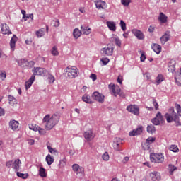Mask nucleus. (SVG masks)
Instances as JSON below:
<instances>
[{
    "label": "nucleus",
    "instance_id": "f257e3e1",
    "mask_svg": "<svg viewBox=\"0 0 181 181\" xmlns=\"http://www.w3.org/2000/svg\"><path fill=\"white\" fill-rule=\"evenodd\" d=\"M57 122H59V119L56 115L52 117H50V115H47L42 119V124L45 125V128L47 131H50V129L54 128Z\"/></svg>",
    "mask_w": 181,
    "mask_h": 181
},
{
    "label": "nucleus",
    "instance_id": "f03ea898",
    "mask_svg": "<svg viewBox=\"0 0 181 181\" xmlns=\"http://www.w3.org/2000/svg\"><path fill=\"white\" fill-rule=\"evenodd\" d=\"M165 118L166 119L167 122L170 123L172 121H174L176 127H181L180 119H179L177 114L175 113L173 107H171L168 110V112L165 115Z\"/></svg>",
    "mask_w": 181,
    "mask_h": 181
},
{
    "label": "nucleus",
    "instance_id": "7ed1b4c3",
    "mask_svg": "<svg viewBox=\"0 0 181 181\" xmlns=\"http://www.w3.org/2000/svg\"><path fill=\"white\" fill-rule=\"evenodd\" d=\"M66 78H76L78 76V69L76 66H69L64 69Z\"/></svg>",
    "mask_w": 181,
    "mask_h": 181
},
{
    "label": "nucleus",
    "instance_id": "20e7f679",
    "mask_svg": "<svg viewBox=\"0 0 181 181\" xmlns=\"http://www.w3.org/2000/svg\"><path fill=\"white\" fill-rule=\"evenodd\" d=\"M150 160L152 163H163V160H165V156H163V153H151L150 154Z\"/></svg>",
    "mask_w": 181,
    "mask_h": 181
},
{
    "label": "nucleus",
    "instance_id": "39448f33",
    "mask_svg": "<svg viewBox=\"0 0 181 181\" xmlns=\"http://www.w3.org/2000/svg\"><path fill=\"white\" fill-rule=\"evenodd\" d=\"M100 52L104 56H112V53H114V46L111 44H108L105 47L102 48Z\"/></svg>",
    "mask_w": 181,
    "mask_h": 181
},
{
    "label": "nucleus",
    "instance_id": "423d86ee",
    "mask_svg": "<svg viewBox=\"0 0 181 181\" xmlns=\"http://www.w3.org/2000/svg\"><path fill=\"white\" fill-rule=\"evenodd\" d=\"M83 137L88 142H90L95 138V133H94L92 128H89L83 132Z\"/></svg>",
    "mask_w": 181,
    "mask_h": 181
},
{
    "label": "nucleus",
    "instance_id": "0eeeda50",
    "mask_svg": "<svg viewBox=\"0 0 181 181\" xmlns=\"http://www.w3.org/2000/svg\"><path fill=\"white\" fill-rule=\"evenodd\" d=\"M109 89L110 91L112 93V95L115 97H117V95H119L121 93V88L118 85L110 83L109 85Z\"/></svg>",
    "mask_w": 181,
    "mask_h": 181
},
{
    "label": "nucleus",
    "instance_id": "6e6552de",
    "mask_svg": "<svg viewBox=\"0 0 181 181\" xmlns=\"http://www.w3.org/2000/svg\"><path fill=\"white\" fill-rule=\"evenodd\" d=\"M33 74L32 76H34V78L36 77V76H45L46 73H47V71L45 68L41 67H34L32 70Z\"/></svg>",
    "mask_w": 181,
    "mask_h": 181
},
{
    "label": "nucleus",
    "instance_id": "1a4fd4ad",
    "mask_svg": "<svg viewBox=\"0 0 181 181\" xmlns=\"http://www.w3.org/2000/svg\"><path fill=\"white\" fill-rule=\"evenodd\" d=\"M127 110L134 115H139V106L136 105H130L127 107Z\"/></svg>",
    "mask_w": 181,
    "mask_h": 181
},
{
    "label": "nucleus",
    "instance_id": "9d476101",
    "mask_svg": "<svg viewBox=\"0 0 181 181\" xmlns=\"http://www.w3.org/2000/svg\"><path fill=\"white\" fill-rule=\"evenodd\" d=\"M96 8L98 10H105L108 8V4L103 0H96L94 1Z\"/></svg>",
    "mask_w": 181,
    "mask_h": 181
},
{
    "label": "nucleus",
    "instance_id": "9b49d317",
    "mask_svg": "<svg viewBox=\"0 0 181 181\" xmlns=\"http://www.w3.org/2000/svg\"><path fill=\"white\" fill-rule=\"evenodd\" d=\"M150 179L152 181H160L162 179V176L160 175V173L158 171H153L149 174Z\"/></svg>",
    "mask_w": 181,
    "mask_h": 181
},
{
    "label": "nucleus",
    "instance_id": "f8f14e48",
    "mask_svg": "<svg viewBox=\"0 0 181 181\" xmlns=\"http://www.w3.org/2000/svg\"><path fill=\"white\" fill-rule=\"evenodd\" d=\"M92 98L93 100H95V101H98V103H104L105 96L99 92H94L92 94Z\"/></svg>",
    "mask_w": 181,
    "mask_h": 181
},
{
    "label": "nucleus",
    "instance_id": "ddd939ff",
    "mask_svg": "<svg viewBox=\"0 0 181 181\" xmlns=\"http://www.w3.org/2000/svg\"><path fill=\"white\" fill-rule=\"evenodd\" d=\"M162 121H163V116L160 112H158L156 117L152 119V122L153 125H159Z\"/></svg>",
    "mask_w": 181,
    "mask_h": 181
},
{
    "label": "nucleus",
    "instance_id": "4468645a",
    "mask_svg": "<svg viewBox=\"0 0 181 181\" xmlns=\"http://www.w3.org/2000/svg\"><path fill=\"white\" fill-rule=\"evenodd\" d=\"M144 132V127L142 126L139 127L137 129H134V130L129 132V136H136L138 135H141Z\"/></svg>",
    "mask_w": 181,
    "mask_h": 181
},
{
    "label": "nucleus",
    "instance_id": "2eb2a0df",
    "mask_svg": "<svg viewBox=\"0 0 181 181\" xmlns=\"http://www.w3.org/2000/svg\"><path fill=\"white\" fill-rule=\"evenodd\" d=\"M122 145V139L119 137H116L113 142V148L115 151H119V147Z\"/></svg>",
    "mask_w": 181,
    "mask_h": 181
},
{
    "label": "nucleus",
    "instance_id": "dca6fc26",
    "mask_svg": "<svg viewBox=\"0 0 181 181\" xmlns=\"http://www.w3.org/2000/svg\"><path fill=\"white\" fill-rule=\"evenodd\" d=\"M176 61L171 59L168 64V71L169 73H175V70H176Z\"/></svg>",
    "mask_w": 181,
    "mask_h": 181
},
{
    "label": "nucleus",
    "instance_id": "f3484780",
    "mask_svg": "<svg viewBox=\"0 0 181 181\" xmlns=\"http://www.w3.org/2000/svg\"><path fill=\"white\" fill-rule=\"evenodd\" d=\"M133 35L137 37V39H139L140 40H142L145 38V35H144V33L142 31L137 30V29H133L132 30Z\"/></svg>",
    "mask_w": 181,
    "mask_h": 181
},
{
    "label": "nucleus",
    "instance_id": "a211bd4d",
    "mask_svg": "<svg viewBox=\"0 0 181 181\" xmlns=\"http://www.w3.org/2000/svg\"><path fill=\"white\" fill-rule=\"evenodd\" d=\"M1 33L3 35H12V31L9 29V25H7L6 24H1Z\"/></svg>",
    "mask_w": 181,
    "mask_h": 181
},
{
    "label": "nucleus",
    "instance_id": "6ab92c4d",
    "mask_svg": "<svg viewBox=\"0 0 181 181\" xmlns=\"http://www.w3.org/2000/svg\"><path fill=\"white\" fill-rule=\"evenodd\" d=\"M158 21L160 23H161V25L168 23V16L163 12L160 13L158 16Z\"/></svg>",
    "mask_w": 181,
    "mask_h": 181
},
{
    "label": "nucleus",
    "instance_id": "aec40b11",
    "mask_svg": "<svg viewBox=\"0 0 181 181\" xmlns=\"http://www.w3.org/2000/svg\"><path fill=\"white\" fill-rule=\"evenodd\" d=\"M16 42H18V37L16 36V35H13L10 40V47L13 52L15 50Z\"/></svg>",
    "mask_w": 181,
    "mask_h": 181
},
{
    "label": "nucleus",
    "instance_id": "412c9836",
    "mask_svg": "<svg viewBox=\"0 0 181 181\" xmlns=\"http://www.w3.org/2000/svg\"><path fill=\"white\" fill-rule=\"evenodd\" d=\"M72 169L74 172H76V175H78V173H83V172H84V168L80 166L78 164H74L72 165Z\"/></svg>",
    "mask_w": 181,
    "mask_h": 181
},
{
    "label": "nucleus",
    "instance_id": "4be33fe9",
    "mask_svg": "<svg viewBox=\"0 0 181 181\" xmlns=\"http://www.w3.org/2000/svg\"><path fill=\"white\" fill-rule=\"evenodd\" d=\"M9 127L13 131H16L19 128V122L16 120H11L9 122Z\"/></svg>",
    "mask_w": 181,
    "mask_h": 181
},
{
    "label": "nucleus",
    "instance_id": "5701e85b",
    "mask_svg": "<svg viewBox=\"0 0 181 181\" xmlns=\"http://www.w3.org/2000/svg\"><path fill=\"white\" fill-rule=\"evenodd\" d=\"M21 165H22V161H21L20 159H16L13 162L12 168L14 169V170H16V172H19V168H21Z\"/></svg>",
    "mask_w": 181,
    "mask_h": 181
},
{
    "label": "nucleus",
    "instance_id": "b1692460",
    "mask_svg": "<svg viewBox=\"0 0 181 181\" xmlns=\"http://www.w3.org/2000/svg\"><path fill=\"white\" fill-rule=\"evenodd\" d=\"M169 39H170V34L169 32H166L160 38V40L161 42V45H165L166 42H169Z\"/></svg>",
    "mask_w": 181,
    "mask_h": 181
},
{
    "label": "nucleus",
    "instance_id": "393cba45",
    "mask_svg": "<svg viewBox=\"0 0 181 181\" xmlns=\"http://www.w3.org/2000/svg\"><path fill=\"white\" fill-rule=\"evenodd\" d=\"M106 25L111 32H115L117 30V25L114 21H107Z\"/></svg>",
    "mask_w": 181,
    "mask_h": 181
},
{
    "label": "nucleus",
    "instance_id": "a878e982",
    "mask_svg": "<svg viewBox=\"0 0 181 181\" xmlns=\"http://www.w3.org/2000/svg\"><path fill=\"white\" fill-rule=\"evenodd\" d=\"M151 47H152L153 52H155V53H156V54H159V53H160L162 52V47L160 45H159L158 44H153L151 45Z\"/></svg>",
    "mask_w": 181,
    "mask_h": 181
},
{
    "label": "nucleus",
    "instance_id": "bb28decb",
    "mask_svg": "<svg viewBox=\"0 0 181 181\" xmlns=\"http://www.w3.org/2000/svg\"><path fill=\"white\" fill-rule=\"evenodd\" d=\"M35 81V76H31L30 79L25 82V89L28 90V88H30L32 87V84H33V82Z\"/></svg>",
    "mask_w": 181,
    "mask_h": 181
},
{
    "label": "nucleus",
    "instance_id": "cd10ccee",
    "mask_svg": "<svg viewBox=\"0 0 181 181\" xmlns=\"http://www.w3.org/2000/svg\"><path fill=\"white\" fill-rule=\"evenodd\" d=\"M81 32L83 35H90L91 33V28L88 26H81Z\"/></svg>",
    "mask_w": 181,
    "mask_h": 181
},
{
    "label": "nucleus",
    "instance_id": "c85d7f7f",
    "mask_svg": "<svg viewBox=\"0 0 181 181\" xmlns=\"http://www.w3.org/2000/svg\"><path fill=\"white\" fill-rule=\"evenodd\" d=\"M8 101L10 105H12V106L18 104V100L13 95L8 96Z\"/></svg>",
    "mask_w": 181,
    "mask_h": 181
},
{
    "label": "nucleus",
    "instance_id": "c756f323",
    "mask_svg": "<svg viewBox=\"0 0 181 181\" xmlns=\"http://www.w3.org/2000/svg\"><path fill=\"white\" fill-rule=\"evenodd\" d=\"M82 100L83 101H84V103H86L87 104H93V100H91L90 95L88 94L83 95L82 97Z\"/></svg>",
    "mask_w": 181,
    "mask_h": 181
},
{
    "label": "nucleus",
    "instance_id": "7c9ffc66",
    "mask_svg": "<svg viewBox=\"0 0 181 181\" xmlns=\"http://www.w3.org/2000/svg\"><path fill=\"white\" fill-rule=\"evenodd\" d=\"M38 173L40 177H47V174L46 173V169H45L43 167H40Z\"/></svg>",
    "mask_w": 181,
    "mask_h": 181
},
{
    "label": "nucleus",
    "instance_id": "2f4dec72",
    "mask_svg": "<svg viewBox=\"0 0 181 181\" xmlns=\"http://www.w3.org/2000/svg\"><path fill=\"white\" fill-rule=\"evenodd\" d=\"M18 66H20V67H27L28 66V60L23 59H19L18 61Z\"/></svg>",
    "mask_w": 181,
    "mask_h": 181
},
{
    "label": "nucleus",
    "instance_id": "473e14b6",
    "mask_svg": "<svg viewBox=\"0 0 181 181\" xmlns=\"http://www.w3.org/2000/svg\"><path fill=\"white\" fill-rule=\"evenodd\" d=\"M81 33L82 32L78 28L74 29L73 33L74 37H75V39H78V37L81 36Z\"/></svg>",
    "mask_w": 181,
    "mask_h": 181
},
{
    "label": "nucleus",
    "instance_id": "72a5a7b5",
    "mask_svg": "<svg viewBox=\"0 0 181 181\" xmlns=\"http://www.w3.org/2000/svg\"><path fill=\"white\" fill-rule=\"evenodd\" d=\"M46 162H47L48 166H50V165H52V163H53V162H54V158H53L52 157V156H50V154H48L46 156Z\"/></svg>",
    "mask_w": 181,
    "mask_h": 181
},
{
    "label": "nucleus",
    "instance_id": "f704fd0d",
    "mask_svg": "<svg viewBox=\"0 0 181 181\" xmlns=\"http://www.w3.org/2000/svg\"><path fill=\"white\" fill-rule=\"evenodd\" d=\"M156 131L155 126L153 124H151L147 126V132L148 134H153Z\"/></svg>",
    "mask_w": 181,
    "mask_h": 181
},
{
    "label": "nucleus",
    "instance_id": "c9c22d12",
    "mask_svg": "<svg viewBox=\"0 0 181 181\" xmlns=\"http://www.w3.org/2000/svg\"><path fill=\"white\" fill-rule=\"evenodd\" d=\"M16 175L18 177H21V179H28V177H29V174L28 173H20V172H17L16 173Z\"/></svg>",
    "mask_w": 181,
    "mask_h": 181
},
{
    "label": "nucleus",
    "instance_id": "e433bc0d",
    "mask_svg": "<svg viewBox=\"0 0 181 181\" xmlns=\"http://www.w3.org/2000/svg\"><path fill=\"white\" fill-rule=\"evenodd\" d=\"M47 149H48V151H49V152H50V153H57V150H56V149H54V148H52L51 146H50V143H47Z\"/></svg>",
    "mask_w": 181,
    "mask_h": 181
},
{
    "label": "nucleus",
    "instance_id": "4c0bfd02",
    "mask_svg": "<svg viewBox=\"0 0 181 181\" xmlns=\"http://www.w3.org/2000/svg\"><path fill=\"white\" fill-rule=\"evenodd\" d=\"M169 150L172 151V152H175V153L179 152V148L175 144H172L171 146H170Z\"/></svg>",
    "mask_w": 181,
    "mask_h": 181
},
{
    "label": "nucleus",
    "instance_id": "58836bf2",
    "mask_svg": "<svg viewBox=\"0 0 181 181\" xmlns=\"http://www.w3.org/2000/svg\"><path fill=\"white\" fill-rule=\"evenodd\" d=\"M102 159H103V160H104L105 162H108V160H110V154H108V152H105V153L102 155Z\"/></svg>",
    "mask_w": 181,
    "mask_h": 181
},
{
    "label": "nucleus",
    "instance_id": "ea45409f",
    "mask_svg": "<svg viewBox=\"0 0 181 181\" xmlns=\"http://www.w3.org/2000/svg\"><path fill=\"white\" fill-rule=\"evenodd\" d=\"M177 168L172 164L168 165V170L170 172V175H173L174 170H176Z\"/></svg>",
    "mask_w": 181,
    "mask_h": 181
},
{
    "label": "nucleus",
    "instance_id": "a19ab883",
    "mask_svg": "<svg viewBox=\"0 0 181 181\" xmlns=\"http://www.w3.org/2000/svg\"><path fill=\"white\" fill-rule=\"evenodd\" d=\"M28 128L32 131L37 132V129H39V126H37L35 124H28Z\"/></svg>",
    "mask_w": 181,
    "mask_h": 181
},
{
    "label": "nucleus",
    "instance_id": "79ce46f5",
    "mask_svg": "<svg viewBox=\"0 0 181 181\" xmlns=\"http://www.w3.org/2000/svg\"><path fill=\"white\" fill-rule=\"evenodd\" d=\"M142 149H144V151H149V149H151V144L146 141L145 143L142 144Z\"/></svg>",
    "mask_w": 181,
    "mask_h": 181
},
{
    "label": "nucleus",
    "instance_id": "37998d69",
    "mask_svg": "<svg viewBox=\"0 0 181 181\" xmlns=\"http://www.w3.org/2000/svg\"><path fill=\"white\" fill-rule=\"evenodd\" d=\"M175 83L178 85V86H181V75L180 74H177L175 77Z\"/></svg>",
    "mask_w": 181,
    "mask_h": 181
},
{
    "label": "nucleus",
    "instance_id": "c03bdc74",
    "mask_svg": "<svg viewBox=\"0 0 181 181\" xmlns=\"http://www.w3.org/2000/svg\"><path fill=\"white\" fill-rule=\"evenodd\" d=\"M163 81V75L162 74H158V76L156 77V82L157 84H160Z\"/></svg>",
    "mask_w": 181,
    "mask_h": 181
},
{
    "label": "nucleus",
    "instance_id": "a18cd8bd",
    "mask_svg": "<svg viewBox=\"0 0 181 181\" xmlns=\"http://www.w3.org/2000/svg\"><path fill=\"white\" fill-rule=\"evenodd\" d=\"M113 39L115 40V43L116 46H118V47H121V40H119V37H114Z\"/></svg>",
    "mask_w": 181,
    "mask_h": 181
},
{
    "label": "nucleus",
    "instance_id": "49530a36",
    "mask_svg": "<svg viewBox=\"0 0 181 181\" xmlns=\"http://www.w3.org/2000/svg\"><path fill=\"white\" fill-rule=\"evenodd\" d=\"M52 25L54 26V28H59V26H60V21H59V19L52 21Z\"/></svg>",
    "mask_w": 181,
    "mask_h": 181
},
{
    "label": "nucleus",
    "instance_id": "de8ad7c7",
    "mask_svg": "<svg viewBox=\"0 0 181 181\" xmlns=\"http://www.w3.org/2000/svg\"><path fill=\"white\" fill-rule=\"evenodd\" d=\"M45 35V29H40L36 32V35L37 37H42Z\"/></svg>",
    "mask_w": 181,
    "mask_h": 181
},
{
    "label": "nucleus",
    "instance_id": "09e8293b",
    "mask_svg": "<svg viewBox=\"0 0 181 181\" xmlns=\"http://www.w3.org/2000/svg\"><path fill=\"white\" fill-rule=\"evenodd\" d=\"M155 141H156V138L150 136V137H148V138L146 139V142H147V144H148L149 145H151V144H153V142H155Z\"/></svg>",
    "mask_w": 181,
    "mask_h": 181
},
{
    "label": "nucleus",
    "instance_id": "8fccbe9b",
    "mask_svg": "<svg viewBox=\"0 0 181 181\" xmlns=\"http://www.w3.org/2000/svg\"><path fill=\"white\" fill-rule=\"evenodd\" d=\"M51 53L53 56H59V51L57 50V47H56V46L52 47Z\"/></svg>",
    "mask_w": 181,
    "mask_h": 181
},
{
    "label": "nucleus",
    "instance_id": "3c124183",
    "mask_svg": "<svg viewBox=\"0 0 181 181\" xmlns=\"http://www.w3.org/2000/svg\"><path fill=\"white\" fill-rule=\"evenodd\" d=\"M120 27L123 32L127 30V23H125L122 20L120 21Z\"/></svg>",
    "mask_w": 181,
    "mask_h": 181
},
{
    "label": "nucleus",
    "instance_id": "603ef678",
    "mask_svg": "<svg viewBox=\"0 0 181 181\" xmlns=\"http://www.w3.org/2000/svg\"><path fill=\"white\" fill-rule=\"evenodd\" d=\"M121 4L123 5V6H129L131 0H121Z\"/></svg>",
    "mask_w": 181,
    "mask_h": 181
},
{
    "label": "nucleus",
    "instance_id": "864d4df0",
    "mask_svg": "<svg viewBox=\"0 0 181 181\" xmlns=\"http://www.w3.org/2000/svg\"><path fill=\"white\" fill-rule=\"evenodd\" d=\"M6 78V72L5 71H0V79L4 81Z\"/></svg>",
    "mask_w": 181,
    "mask_h": 181
},
{
    "label": "nucleus",
    "instance_id": "5fc2aeb1",
    "mask_svg": "<svg viewBox=\"0 0 181 181\" xmlns=\"http://www.w3.org/2000/svg\"><path fill=\"white\" fill-rule=\"evenodd\" d=\"M177 112L180 117H181V106L179 104L175 105Z\"/></svg>",
    "mask_w": 181,
    "mask_h": 181
},
{
    "label": "nucleus",
    "instance_id": "6e6d98bb",
    "mask_svg": "<svg viewBox=\"0 0 181 181\" xmlns=\"http://www.w3.org/2000/svg\"><path fill=\"white\" fill-rule=\"evenodd\" d=\"M13 165V160H8V161L6 162V166L8 169H11V168H12Z\"/></svg>",
    "mask_w": 181,
    "mask_h": 181
},
{
    "label": "nucleus",
    "instance_id": "4d7b16f0",
    "mask_svg": "<svg viewBox=\"0 0 181 181\" xmlns=\"http://www.w3.org/2000/svg\"><path fill=\"white\" fill-rule=\"evenodd\" d=\"M101 62L104 64V66H107V64H108V63H110V59L103 58L101 59Z\"/></svg>",
    "mask_w": 181,
    "mask_h": 181
},
{
    "label": "nucleus",
    "instance_id": "13d9d810",
    "mask_svg": "<svg viewBox=\"0 0 181 181\" xmlns=\"http://www.w3.org/2000/svg\"><path fill=\"white\" fill-rule=\"evenodd\" d=\"M153 105L155 107L156 111H158V110H159V105L158 104V102H156V100H153Z\"/></svg>",
    "mask_w": 181,
    "mask_h": 181
},
{
    "label": "nucleus",
    "instance_id": "bf43d9fd",
    "mask_svg": "<svg viewBox=\"0 0 181 181\" xmlns=\"http://www.w3.org/2000/svg\"><path fill=\"white\" fill-rule=\"evenodd\" d=\"M37 131L39 132L40 135H45V134H46V130H45V129L40 128V127H38Z\"/></svg>",
    "mask_w": 181,
    "mask_h": 181
},
{
    "label": "nucleus",
    "instance_id": "052dcab7",
    "mask_svg": "<svg viewBox=\"0 0 181 181\" xmlns=\"http://www.w3.org/2000/svg\"><path fill=\"white\" fill-rule=\"evenodd\" d=\"M66 162L67 160L66 159V158H64L62 160L59 161V165H61V166H66Z\"/></svg>",
    "mask_w": 181,
    "mask_h": 181
},
{
    "label": "nucleus",
    "instance_id": "680f3d73",
    "mask_svg": "<svg viewBox=\"0 0 181 181\" xmlns=\"http://www.w3.org/2000/svg\"><path fill=\"white\" fill-rule=\"evenodd\" d=\"M33 66H35V62H33V61L28 62V61L27 67L32 68V67H33Z\"/></svg>",
    "mask_w": 181,
    "mask_h": 181
},
{
    "label": "nucleus",
    "instance_id": "e2e57ef3",
    "mask_svg": "<svg viewBox=\"0 0 181 181\" xmlns=\"http://www.w3.org/2000/svg\"><path fill=\"white\" fill-rule=\"evenodd\" d=\"M48 80L49 83H54V76H53L52 75H49L48 77Z\"/></svg>",
    "mask_w": 181,
    "mask_h": 181
},
{
    "label": "nucleus",
    "instance_id": "0e129e2a",
    "mask_svg": "<svg viewBox=\"0 0 181 181\" xmlns=\"http://www.w3.org/2000/svg\"><path fill=\"white\" fill-rule=\"evenodd\" d=\"M90 78H91L93 81H95V80H97V75H95V74H92L90 76Z\"/></svg>",
    "mask_w": 181,
    "mask_h": 181
},
{
    "label": "nucleus",
    "instance_id": "69168bd1",
    "mask_svg": "<svg viewBox=\"0 0 181 181\" xmlns=\"http://www.w3.org/2000/svg\"><path fill=\"white\" fill-rule=\"evenodd\" d=\"M144 77L147 79V80H151V74H149V72H146L144 74Z\"/></svg>",
    "mask_w": 181,
    "mask_h": 181
},
{
    "label": "nucleus",
    "instance_id": "338daca9",
    "mask_svg": "<svg viewBox=\"0 0 181 181\" xmlns=\"http://www.w3.org/2000/svg\"><path fill=\"white\" fill-rule=\"evenodd\" d=\"M29 18L33 20V14H29V15L26 16L24 21H28V19H29Z\"/></svg>",
    "mask_w": 181,
    "mask_h": 181
},
{
    "label": "nucleus",
    "instance_id": "774afa93",
    "mask_svg": "<svg viewBox=\"0 0 181 181\" xmlns=\"http://www.w3.org/2000/svg\"><path fill=\"white\" fill-rule=\"evenodd\" d=\"M21 13L23 15V19H26V11L25 10H21Z\"/></svg>",
    "mask_w": 181,
    "mask_h": 181
}]
</instances>
